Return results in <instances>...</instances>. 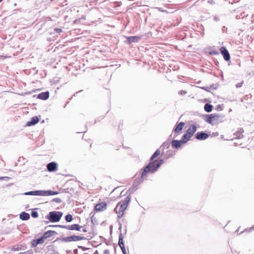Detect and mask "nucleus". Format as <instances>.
Here are the masks:
<instances>
[{"label": "nucleus", "instance_id": "f257e3e1", "mask_svg": "<svg viewBox=\"0 0 254 254\" xmlns=\"http://www.w3.org/2000/svg\"><path fill=\"white\" fill-rule=\"evenodd\" d=\"M163 160H155L150 163L144 169L141 174V178H146L148 174H151L156 171L163 164Z\"/></svg>", "mask_w": 254, "mask_h": 254}, {"label": "nucleus", "instance_id": "f03ea898", "mask_svg": "<svg viewBox=\"0 0 254 254\" xmlns=\"http://www.w3.org/2000/svg\"><path fill=\"white\" fill-rule=\"evenodd\" d=\"M130 201V198L127 196L125 200L123 202L118 203L115 208V211L118 214V217L121 218L124 214V211L126 209L128 202Z\"/></svg>", "mask_w": 254, "mask_h": 254}, {"label": "nucleus", "instance_id": "7ed1b4c3", "mask_svg": "<svg viewBox=\"0 0 254 254\" xmlns=\"http://www.w3.org/2000/svg\"><path fill=\"white\" fill-rule=\"evenodd\" d=\"M206 122L213 125H216L221 122V117L219 115H211L207 119Z\"/></svg>", "mask_w": 254, "mask_h": 254}, {"label": "nucleus", "instance_id": "20e7f679", "mask_svg": "<svg viewBox=\"0 0 254 254\" xmlns=\"http://www.w3.org/2000/svg\"><path fill=\"white\" fill-rule=\"evenodd\" d=\"M49 215L51 221L57 222L61 219L62 214L57 212L52 211L49 213Z\"/></svg>", "mask_w": 254, "mask_h": 254}, {"label": "nucleus", "instance_id": "39448f33", "mask_svg": "<svg viewBox=\"0 0 254 254\" xmlns=\"http://www.w3.org/2000/svg\"><path fill=\"white\" fill-rule=\"evenodd\" d=\"M82 227L78 224L65 225L64 224V229L70 230H78L81 231Z\"/></svg>", "mask_w": 254, "mask_h": 254}, {"label": "nucleus", "instance_id": "423d86ee", "mask_svg": "<svg viewBox=\"0 0 254 254\" xmlns=\"http://www.w3.org/2000/svg\"><path fill=\"white\" fill-rule=\"evenodd\" d=\"M107 204L105 202H102L96 204L95 206V210L97 211H103L106 209Z\"/></svg>", "mask_w": 254, "mask_h": 254}, {"label": "nucleus", "instance_id": "0eeeda50", "mask_svg": "<svg viewBox=\"0 0 254 254\" xmlns=\"http://www.w3.org/2000/svg\"><path fill=\"white\" fill-rule=\"evenodd\" d=\"M82 238L80 236H72L70 237H67L64 238V241L71 242V241H77L82 240Z\"/></svg>", "mask_w": 254, "mask_h": 254}, {"label": "nucleus", "instance_id": "6e6552de", "mask_svg": "<svg viewBox=\"0 0 254 254\" xmlns=\"http://www.w3.org/2000/svg\"><path fill=\"white\" fill-rule=\"evenodd\" d=\"M195 137L198 140H204L208 138V135L202 132H198L196 134Z\"/></svg>", "mask_w": 254, "mask_h": 254}, {"label": "nucleus", "instance_id": "1a4fd4ad", "mask_svg": "<svg viewBox=\"0 0 254 254\" xmlns=\"http://www.w3.org/2000/svg\"><path fill=\"white\" fill-rule=\"evenodd\" d=\"M45 240L42 238H40L38 239L34 240L32 242V246L33 247H36L38 245L43 244Z\"/></svg>", "mask_w": 254, "mask_h": 254}, {"label": "nucleus", "instance_id": "9d476101", "mask_svg": "<svg viewBox=\"0 0 254 254\" xmlns=\"http://www.w3.org/2000/svg\"><path fill=\"white\" fill-rule=\"evenodd\" d=\"M49 97V92L48 91L40 93L37 96V98L41 100H47Z\"/></svg>", "mask_w": 254, "mask_h": 254}, {"label": "nucleus", "instance_id": "9b49d317", "mask_svg": "<svg viewBox=\"0 0 254 254\" xmlns=\"http://www.w3.org/2000/svg\"><path fill=\"white\" fill-rule=\"evenodd\" d=\"M221 52L223 56L224 59L226 61H229L230 59V55L228 51L225 48H222Z\"/></svg>", "mask_w": 254, "mask_h": 254}, {"label": "nucleus", "instance_id": "f8f14e48", "mask_svg": "<svg viewBox=\"0 0 254 254\" xmlns=\"http://www.w3.org/2000/svg\"><path fill=\"white\" fill-rule=\"evenodd\" d=\"M196 130V127L194 125H191L190 128L187 130V133L191 137Z\"/></svg>", "mask_w": 254, "mask_h": 254}, {"label": "nucleus", "instance_id": "ddd939ff", "mask_svg": "<svg viewBox=\"0 0 254 254\" xmlns=\"http://www.w3.org/2000/svg\"><path fill=\"white\" fill-rule=\"evenodd\" d=\"M39 120L37 116L32 117L30 122H28L26 124L27 126H30L31 125H34L38 123Z\"/></svg>", "mask_w": 254, "mask_h": 254}, {"label": "nucleus", "instance_id": "4468645a", "mask_svg": "<svg viewBox=\"0 0 254 254\" xmlns=\"http://www.w3.org/2000/svg\"><path fill=\"white\" fill-rule=\"evenodd\" d=\"M57 164L55 162H51L47 165V169L48 171L52 172L54 171L56 169Z\"/></svg>", "mask_w": 254, "mask_h": 254}, {"label": "nucleus", "instance_id": "2eb2a0df", "mask_svg": "<svg viewBox=\"0 0 254 254\" xmlns=\"http://www.w3.org/2000/svg\"><path fill=\"white\" fill-rule=\"evenodd\" d=\"M55 233L54 231H48L44 233L43 236L42 237L45 240H46L47 238L51 237Z\"/></svg>", "mask_w": 254, "mask_h": 254}, {"label": "nucleus", "instance_id": "dca6fc26", "mask_svg": "<svg viewBox=\"0 0 254 254\" xmlns=\"http://www.w3.org/2000/svg\"><path fill=\"white\" fill-rule=\"evenodd\" d=\"M182 143H184L183 142L180 140H174L172 142V146L173 147L178 148L180 147Z\"/></svg>", "mask_w": 254, "mask_h": 254}, {"label": "nucleus", "instance_id": "f3484780", "mask_svg": "<svg viewBox=\"0 0 254 254\" xmlns=\"http://www.w3.org/2000/svg\"><path fill=\"white\" fill-rule=\"evenodd\" d=\"M184 125H185L184 123H183V122L180 123L178 125V126L176 127L175 129H174V131L176 133L180 132L182 130Z\"/></svg>", "mask_w": 254, "mask_h": 254}, {"label": "nucleus", "instance_id": "a211bd4d", "mask_svg": "<svg viewBox=\"0 0 254 254\" xmlns=\"http://www.w3.org/2000/svg\"><path fill=\"white\" fill-rule=\"evenodd\" d=\"M30 218L29 214L26 212H22L20 215V218L23 220H28Z\"/></svg>", "mask_w": 254, "mask_h": 254}, {"label": "nucleus", "instance_id": "6ab92c4d", "mask_svg": "<svg viewBox=\"0 0 254 254\" xmlns=\"http://www.w3.org/2000/svg\"><path fill=\"white\" fill-rule=\"evenodd\" d=\"M191 137L186 132V134H185L183 136H182V138H181V141L183 142V143H186V142H187L188 140H189L190 138Z\"/></svg>", "mask_w": 254, "mask_h": 254}, {"label": "nucleus", "instance_id": "aec40b11", "mask_svg": "<svg viewBox=\"0 0 254 254\" xmlns=\"http://www.w3.org/2000/svg\"><path fill=\"white\" fill-rule=\"evenodd\" d=\"M213 107L211 105L206 104L204 105V110L207 112H210L212 110Z\"/></svg>", "mask_w": 254, "mask_h": 254}, {"label": "nucleus", "instance_id": "412c9836", "mask_svg": "<svg viewBox=\"0 0 254 254\" xmlns=\"http://www.w3.org/2000/svg\"><path fill=\"white\" fill-rule=\"evenodd\" d=\"M140 39V37L137 36L129 37L128 40L130 42H137Z\"/></svg>", "mask_w": 254, "mask_h": 254}, {"label": "nucleus", "instance_id": "4be33fe9", "mask_svg": "<svg viewBox=\"0 0 254 254\" xmlns=\"http://www.w3.org/2000/svg\"><path fill=\"white\" fill-rule=\"evenodd\" d=\"M119 245L121 249H124V244L123 241V238L121 236H120L119 240Z\"/></svg>", "mask_w": 254, "mask_h": 254}, {"label": "nucleus", "instance_id": "5701e85b", "mask_svg": "<svg viewBox=\"0 0 254 254\" xmlns=\"http://www.w3.org/2000/svg\"><path fill=\"white\" fill-rule=\"evenodd\" d=\"M160 154V151L159 150H157L151 157V160H153L154 158H156L158 156H159Z\"/></svg>", "mask_w": 254, "mask_h": 254}, {"label": "nucleus", "instance_id": "b1692460", "mask_svg": "<svg viewBox=\"0 0 254 254\" xmlns=\"http://www.w3.org/2000/svg\"><path fill=\"white\" fill-rule=\"evenodd\" d=\"M65 219L67 222H69L72 221V220H73V217L71 215L68 214L65 216Z\"/></svg>", "mask_w": 254, "mask_h": 254}, {"label": "nucleus", "instance_id": "393cba45", "mask_svg": "<svg viewBox=\"0 0 254 254\" xmlns=\"http://www.w3.org/2000/svg\"><path fill=\"white\" fill-rule=\"evenodd\" d=\"M39 192H40L39 191H30V192L25 193V194L38 195V194H39Z\"/></svg>", "mask_w": 254, "mask_h": 254}, {"label": "nucleus", "instance_id": "a878e982", "mask_svg": "<svg viewBox=\"0 0 254 254\" xmlns=\"http://www.w3.org/2000/svg\"><path fill=\"white\" fill-rule=\"evenodd\" d=\"M31 214L32 217L34 218H36L38 216V214L36 211H32Z\"/></svg>", "mask_w": 254, "mask_h": 254}, {"label": "nucleus", "instance_id": "bb28decb", "mask_svg": "<svg viewBox=\"0 0 254 254\" xmlns=\"http://www.w3.org/2000/svg\"><path fill=\"white\" fill-rule=\"evenodd\" d=\"M243 82H242V83H238L237 84H236V87L237 88L241 87L242 85L243 84Z\"/></svg>", "mask_w": 254, "mask_h": 254}, {"label": "nucleus", "instance_id": "cd10ccee", "mask_svg": "<svg viewBox=\"0 0 254 254\" xmlns=\"http://www.w3.org/2000/svg\"><path fill=\"white\" fill-rule=\"evenodd\" d=\"M124 254H126V251L125 250V248L124 247V249H121Z\"/></svg>", "mask_w": 254, "mask_h": 254}, {"label": "nucleus", "instance_id": "c85d7f7f", "mask_svg": "<svg viewBox=\"0 0 254 254\" xmlns=\"http://www.w3.org/2000/svg\"><path fill=\"white\" fill-rule=\"evenodd\" d=\"M186 92L184 91H181L180 92V94H186Z\"/></svg>", "mask_w": 254, "mask_h": 254}, {"label": "nucleus", "instance_id": "c756f323", "mask_svg": "<svg viewBox=\"0 0 254 254\" xmlns=\"http://www.w3.org/2000/svg\"><path fill=\"white\" fill-rule=\"evenodd\" d=\"M56 30L58 32H62V30L61 29H56Z\"/></svg>", "mask_w": 254, "mask_h": 254}, {"label": "nucleus", "instance_id": "7c9ffc66", "mask_svg": "<svg viewBox=\"0 0 254 254\" xmlns=\"http://www.w3.org/2000/svg\"><path fill=\"white\" fill-rule=\"evenodd\" d=\"M49 194H50V195H52V194H53L54 193H52L51 191H49V193H48Z\"/></svg>", "mask_w": 254, "mask_h": 254}, {"label": "nucleus", "instance_id": "2f4dec72", "mask_svg": "<svg viewBox=\"0 0 254 254\" xmlns=\"http://www.w3.org/2000/svg\"><path fill=\"white\" fill-rule=\"evenodd\" d=\"M83 232H86V230L85 229H82V230Z\"/></svg>", "mask_w": 254, "mask_h": 254}, {"label": "nucleus", "instance_id": "473e14b6", "mask_svg": "<svg viewBox=\"0 0 254 254\" xmlns=\"http://www.w3.org/2000/svg\"><path fill=\"white\" fill-rule=\"evenodd\" d=\"M2 0H0V2L1 1H2Z\"/></svg>", "mask_w": 254, "mask_h": 254}, {"label": "nucleus", "instance_id": "72a5a7b5", "mask_svg": "<svg viewBox=\"0 0 254 254\" xmlns=\"http://www.w3.org/2000/svg\"><path fill=\"white\" fill-rule=\"evenodd\" d=\"M87 254V253H84V254Z\"/></svg>", "mask_w": 254, "mask_h": 254}]
</instances>
